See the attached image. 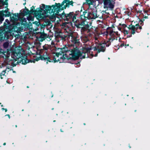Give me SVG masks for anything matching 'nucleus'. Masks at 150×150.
Here are the masks:
<instances>
[{
	"label": "nucleus",
	"instance_id": "41",
	"mask_svg": "<svg viewBox=\"0 0 150 150\" xmlns=\"http://www.w3.org/2000/svg\"><path fill=\"white\" fill-rule=\"evenodd\" d=\"M122 46H124V44H122L120 46H121V47H122Z\"/></svg>",
	"mask_w": 150,
	"mask_h": 150
},
{
	"label": "nucleus",
	"instance_id": "20",
	"mask_svg": "<svg viewBox=\"0 0 150 150\" xmlns=\"http://www.w3.org/2000/svg\"><path fill=\"white\" fill-rule=\"evenodd\" d=\"M94 1L93 0H88L86 3L89 5H92L93 4Z\"/></svg>",
	"mask_w": 150,
	"mask_h": 150
},
{
	"label": "nucleus",
	"instance_id": "19",
	"mask_svg": "<svg viewBox=\"0 0 150 150\" xmlns=\"http://www.w3.org/2000/svg\"><path fill=\"white\" fill-rule=\"evenodd\" d=\"M9 46V43L7 41L5 42L3 44V46L4 48H6L8 47Z\"/></svg>",
	"mask_w": 150,
	"mask_h": 150
},
{
	"label": "nucleus",
	"instance_id": "57",
	"mask_svg": "<svg viewBox=\"0 0 150 150\" xmlns=\"http://www.w3.org/2000/svg\"><path fill=\"white\" fill-rule=\"evenodd\" d=\"M53 95H52V97H53Z\"/></svg>",
	"mask_w": 150,
	"mask_h": 150
},
{
	"label": "nucleus",
	"instance_id": "39",
	"mask_svg": "<svg viewBox=\"0 0 150 150\" xmlns=\"http://www.w3.org/2000/svg\"><path fill=\"white\" fill-rule=\"evenodd\" d=\"M33 8L34 9L35 8L34 6H33L31 8V9H33Z\"/></svg>",
	"mask_w": 150,
	"mask_h": 150
},
{
	"label": "nucleus",
	"instance_id": "30",
	"mask_svg": "<svg viewBox=\"0 0 150 150\" xmlns=\"http://www.w3.org/2000/svg\"><path fill=\"white\" fill-rule=\"evenodd\" d=\"M133 25H132V24H131L129 25V26L128 27V28L130 29H131V28L132 27Z\"/></svg>",
	"mask_w": 150,
	"mask_h": 150
},
{
	"label": "nucleus",
	"instance_id": "24",
	"mask_svg": "<svg viewBox=\"0 0 150 150\" xmlns=\"http://www.w3.org/2000/svg\"><path fill=\"white\" fill-rule=\"evenodd\" d=\"M7 69H6V70H4L1 72V74H2V75L3 76H5L6 73V71L7 70Z\"/></svg>",
	"mask_w": 150,
	"mask_h": 150
},
{
	"label": "nucleus",
	"instance_id": "33",
	"mask_svg": "<svg viewBox=\"0 0 150 150\" xmlns=\"http://www.w3.org/2000/svg\"><path fill=\"white\" fill-rule=\"evenodd\" d=\"M3 76H4L2 74H1V72H0V76L1 77V79H2L3 78V77H2Z\"/></svg>",
	"mask_w": 150,
	"mask_h": 150
},
{
	"label": "nucleus",
	"instance_id": "56",
	"mask_svg": "<svg viewBox=\"0 0 150 150\" xmlns=\"http://www.w3.org/2000/svg\"><path fill=\"white\" fill-rule=\"evenodd\" d=\"M47 63H48V62H47Z\"/></svg>",
	"mask_w": 150,
	"mask_h": 150
},
{
	"label": "nucleus",
	"instance_id": "40",
	"mask_svg": "<svg viewBox=\"0 0 150 150\" xmlns=\"http://www.w3.org/2000/svg\"><path fill=\"white\" fill-rule=\"evenodd\" d=\"M137 12H139L140 13L142 12V11H137Z\"/></svg>",
	"mask_w": 150,
	"mask_h": 150
},
{
	"label": "nucleus",
	"instance_id": "25",
	"mask_svg": "<svg viewBox=\"0 0 150 150\" xmlns=\"http://www.w3.org/2000/svg\"><path fill=\"white\" fill-rule=\"evenodd\" d=\"M136 27L134 25H133L132 27L131 28V29L132 30H135L136 29Z\"/></svg>",
	"mask_w": 150,
	"mask_h": 150
},
{
	"label": "nucleus",
	"instance_id": "49",
	"mask_svg": "<svg viewBox=\"0 0 150 150\" xmlns=\"http://www.w3.org/2000/svg\"><path fill=\"white\" fill-rule=\"evenodd\" d=\"M3 11H2L1 12V11H0V12H1V13H2V12Z\"/></svg>",
	"mask_w": 150,
	"mask_h": 150
},
{
	"label": "nucleus",
	"instance_id": "12",
	"mask_svg": "<svg viewBox=\"0 0 150 150\" xmlns=\"http://www.w3.org/2000/svg\"><path fill=\"white\" fill-rule=\"evenodd\" d=\"M43 24L45 26H50L49 27L50 28H51L52 27V23L49 19H44Z\"/></svg>",
	"mask_w": 150,
	"mask_h": 150
},
{
	"label": "nucleus",
	"instance_id": "37",
	"mask_svg": "<svg viewBox=\"0 0 150 150\" xmlns=\"http://www.w3.org/2000/svg\"><path fill=\"white\" fill-rule=\"evenodd\" d=\"M43 49L45 50H47V48L44 46H43Z\"/></svg>",
	"mask_w": 150,
	"mask_h": 150
},
{
	"label": "nucleus",
	"instance_id": "22",
	"mask_svg": "<svg viewBox=\"0 0 150 150\" xmlns=\"http://www.w3.org/2000/svg\"><path fill=\"white\" fill-rule=\"evenodd\" d=\"M0 0L2 2L4 3V4H6V5H7L8 4L7 0Z\"/></svg>",
	"mask_w": 150,
	"mask_h": 150
},
{
	"label": "nucleus",
	"instance_id": "53",
	"mask_svg": "<svg viewBox=\"0 0 150 150\" xmlns=\"http://www.w3.org/2000/svg\"><path fill=\"white\" fill-rule=\"evenodd\" d=\"M27 87L28 88H29V87H28V86H27Z\"/></svg>",
	"mask_w": 150,
	"mask_h": 150
},
{
	"label": "nucleus",
	"instance_id": "9",
	"mask_svg": "<svg viewBox=\"0 0 150 150\" xmlns=\"http://www.w3.org/2000/svg\"><path fill=\"white\" fill-rule=\"evenodd\" d=\"M97 47H98V51L97 52L98 53H99L100 52H104L105 51V44L102 43L98 44L97 45Z\"/></svg>",
	"mask_w": 150,
	"mask_h": 150
},
{
	"label": "nucleus",
	"instance_id": "27",
	"mask_svg": "<svg viewBox=\"0 0 150 150\" xmlns=\"http://www.w3.org/2000/svg\"><path fill=\"white\" fill-rule=\"evenodd\" d=\"M113 31L112 30H110L109 33V34L110 35H112L113 33Z\"/></svg>",
	"mask_w": 150,
	"mask_h": 150
},
{
	"label": "nucleus",
	"instance_id": "4",
	"mask_svg": "<svg viewBox=\"0 0 150 150\" xmlns=\"http://www.w3.org/2000/svg\"><path fill=\"white\" fill-rule=\"evenodd\" d=\"M58 15L61 17L65 21H72L73 22L75 23L76 21V16L77 14L74 13L73 12H70L68 14H66L64 12L62 13L59 14Z\"/></svg>",
	"mask_w": 150,
	"mask_h": 150
},
{
	"label": "nucleus",
	"instance_id": "46",
	"mask_svg": "<svg viewBox=\"0 0 150 150\" xmlns=\"http://www.w3.org/2000/svg\"><path fill=\"white\" fill-rule=\"evenodd\" d=\"M103 12H105V13H106V12H105V11H102Z\"/></svg>",
	"mask_w": 150,
	"mask_h": 150
},
{
	"label": "nucleus",
	"instance_id": "7",
	"mask_svg": "<svg viewBox=\"0 0 150 150\" xmlns=\"http://www.w3.org/2000/svg\"><path fill=\"white\" fill-rule=\"evenodd\" d=\"M73 3L72 1H70L69 0H64L61 4L60 8L62 7V10H63L64 8L65 9L67 7H69L70 5L73 6Z\"/></svg>",
	"mask_w": 150,
	"mask_h": 150
},
{
	"label": "nucleus",
	"instance_id": "42",
	"mask_svg": "<svg viewBox=\"0 0 150 150\" xmlns=\"http://www.w3.org/2000/svg\"><path fill=\"white\" fill-rule=\"evenodd\" d=\"M6 115L8 116V117L9 118H10V116L9 115Z\"/></svg>",
	"mask_w": 150,
	"mask_h": 150
},
{
	"label": "nucleus",
	"instance_id": "43",
	"mask_svg": "<svg viewBox=\"0 0 150 150\" xmlns=\"http://www.w3.org/2000/svg\"><path fill=\"white\" fill-rule=\"evenodd\" d=\"M147 17H148L146 16H145L144 17V18H147Z\"/></svg>",
	"mask_w": 150,
	"mask_h": 150
},
{
	"label": "nucleus",
	"instance_id": "6",
	"mask_svg": "<svg viewBox=\"0 0 150 150\" xmlns=\"http://www.w3.org/2000/svg\"><path fill=\"white\" fill-rule=\"evenodd\" d=\"M34 14L36 16V17L39 19H44L45 17L46 14L41 10L38 9V11L35 10Z\"/></svg>",
	"mask_w": 150,
	"mask_h": 150
},
{
	"label": "nucleus",
	"instance_id": "44",
	"mask_svg": "<svg viewBox=\"0 0 150 150\" xmlns=\"http://www.w3.org/2000/svg\"><path fill=\"white\" fill-rule=\"evenodd\" d=\"M6 143H4L3 145H6Z\"/></svg>",
	"mask_w": 150,
	"mask_h": 150
},
{
	"label": "nucleus",
	"instance_id": "15",
	"mask_svg": "<svg viewBox=\"0 0 150 150\" xmlns=\"http://www.w3.org/2000/svg\"><path fill=\"white\" fill-rule=\"evenodd\" d=\"M47 37V34L44 33H41L39 38L38 40L39 41L42 42L45 40Z\"/></svg>",
	"mask_w": 150,
	"mask_h": 150
},
{
	"label": "nucleus",
	"instance_id": "11",
	"mask_svg": "<svg viewBox=\"0 0 150 150\" xmlns=\"http://www.w3.org/2000/svg\"><path fill=\"white\" fill-rule=\"evenodd\" d=\"M79 39H78V37H72L71 38V42L74 44H76L77 46L79 45L80 42Z\"/></svg>",
	"mask_w": 150,
	"mask_h": 150
},
{
	"label": "nucleus",
	"instance_id": "36",
	"mask_svg": "<svg viewBox=\"0 0 150 150\" xmlns=\"http://www.w3.org/2000/svg\"><path fill=\"white\" fill-rule=\"evenodd\" d=\"M124 33L125 34H128V32L127 30H125L124 31Z\"/></svg>",
	"mask_w": 150,
	"mask_h": 150
},
{
	"label": "nucleus",
	"instance_id": "8",
	"mask_svg": "<svg viewBox=\"0 0 150 150\" xmlns=\"http://www.w3.org/2000/svg\"><path fill=\"white\" fill-rule=\"evenodd\" d=\"M89 14L90 12H88L87 10H85L83 12V14L80 15L81 19L82 20L90 19Z\"/></svg>",
	"mask_w": 150,
	"mask_h": 150
},
{
	"label": "nucleus",
	"instance_id": "38",
	"mask_svg": "<svg viewBox=\"0 0 150 150\" xmlns=\"http://www.w3.org/2000/svg\"><path fill=\"white\" fill-rule=\"evenodd\" d=\"M2 110H5V111L6 112L7 111V109H5V108H2Z\"/></svg>",
	"mask_w": 150,
	"mask_h": 150
},
{
	"label": "nucleus",
	"instance_id": "35",
	"mask_svg": "<svg viewBox=\"0 0 150 150\" xmlns=\"http://www.w3.org/2000/svg\"><path fill=\"white\" fill-rule=\"evenodd\" d=\"M139 26V24H137L136 25L135 27V26L136 27H137V29H138V27Z\"/></svg>",
	"mask_w": 150,
	"mask_h": 150
},
{
	"label": "nucleus",
	"instance_id": "51",
	"mask_svg": "<svg viewBox=\"0 0 150 150\" xmlns=\"http://www.w3.org/2000/svg\"><path fill=\"white\" fill-rule=\"evenodd\" d=\"M53 122H55V120H54V121H53Z\"/></svg>",
	"mask_w": 150,
	"mask_h": 150
},
{
	"label": "nucleus",
	"instance_id": "21",
	"mask_svg": "<svg viewBox=\"0 0 150 150\" xmlns=\"http://www.w3.org/2000/svg\"><path fill=\"white\" fill-rule=\"evenodd\" d=\"M81 23H78L77 24H75V25L77 27V28H83V26L81 25Z\"/></svg>",
	"mask_w": 150,
	"mask_h": 150
},
{
	"label": "nucleus",
	"instance_id": "3",
	"mask_svg": "<svg viewBox=\"0 0 150 150\" xmlns=\"http://www.w3.org/2000/svg\"><path fill=\"white\" fill-rule=\"evenodd\" d=\"M16 57V59H19V61L20 63L21 62L23 64H25L28 63V61L26 57L22 55L21 50L16 48L13 52V55Z\"/></svg>",
	"mask_w": 150,
	"mask_h": 150
},
{
	"label": "nucleus",
	"instance_id": "29",
	"mask_svg": "<svg viewBox=\"0 0 150 150\" xmlns=\"http://www.w3.org/2000/svg\"><path fill=\"white\" fill-rule=\"evenodd\" d=\"M53 60H54V62H58V61H59V59L58 60H57L55 58H54Z\"/></svg>",
	"mask_w": 150,
	"mask_h": 150
},
{
	"label": "nucleus",
	"instance_id": "5",
	"mask_svg": "<svg viewBox=\"0 0 150 150\" xmlns=\"http://www.w3.org/2000/svg\"><path fill=\"white\" fill-rule=\"evenodd\" d=\"M13 53L11 57L9 56H7L6 59V61L7 62H10L11 65L13 67H14L17 64L20 63L19 61V59H16L15 57L14 56H13Z\"/></svg>",
	"mask_w": 150,
	"mask_h": 150
},
{
	"label": "nucleus",
	"instance_id": "18",
	"mask_svg": "<svg viewBox=\"0 0 150 150\" xmlns=\"http://www.w3.org/2000/svg\"><path fill=\"white\" fill-rule=\"evenodd\" d=\"M85 21H83L81 23V25H82L83 27H86L87 28L88 27V24H86L85 23Z\"/></svg>",
	"mask_w": 150,
	"mask_h": 150
},
{
	"label": "nucleus",
	"instance_id": "31",
	"mask_svg": "<svg viewBox=\"0 0 150 150\" xmlns=\"http://www.w3.org/2000/svg\"><path fill=\"white\" fill-rule=\"evenodd\" d=\"M11 19H12L13 20L15 21H16V20L17 19V18H15L13 16L11 18Z\"/></svg>",
	"mask_w": 150,
	"mask_h": 150
},
{
	"label": "nucleus",
	"instance_id": "2",
	"mask_svg": "<svg viewBox=\"0 0 150 150\" xmlns=\"http://www.w3.org/2000/svg\"><path fill=\"white\" fill-rule=\"evenodd\" d=\"M61 4L60 3H55L54 5H53L52 6H45L44 4H42L40 7V9L41 11L46 14L48 13L52 12L55 14L58 15L59 12L61 9L60 8Z\"/></svg>",
	"mask_w": 150,
	"mask_h": 150
},
{
	"label": "nucleus",
	"instance_id": "1",
	"mask_svg": "<svg viewBox=\"0 0 150 150\" xmlns=\"http://www.w3.org/2000/svg\"><path fill=\"white\" fill-rule=\"evenodd\" d=\"M50 50L51 51L56 50L58 52L55 53L57 57H59V55L66 52L65 54H63L62 58L74 60L78 59L81 56H82V58L83 59L88 57V53L90 52L91 49V47H84L83 48L82 50L80 51L76 46L75 48L72 46L73 48H71L66 47L62 48H57L54 46V43L53 42H52ZM81 59H82V58L81 57Z\"/></svg>",
	"mask_w": 150,
	"mask_h": 150
},
{
	"label": "nucleus",
	"instance_id": "55",
	"mask_svg": "<svg viewBox=\"0 0 150 150\" xmlns=\"http://www.w3.org/2000/svg\"><path fill=\"white\" fill-rule=\"evenodd\" d=\"M8 70H9V68H8Z\"/></svg>",
	"mask_w": 150,
	"mask_h": 150
},
{
	"label": "nucleus",
	"instance_id": "54",
	"mask_svg": "<svg viewBox=\"0 0 150 150\" xmlns=\"http://www.w3.org/2000/svg\"><path fill=\"white\" fill-rule=\"evenodd\" d=\"M86 0V2H87V1L88 0Z\"/></svg>",
	"mask_w": 150,
	"mask_h": 150
},
{
	"label": "nucleus",
	"instance_id": "45",
	"mask_svg": "<svg viewBox=\"0 0 150 150\" xmlns=\"http://www.w3.org/2000/svg\"><path fill=\"white\" fill-rule=\"evenodd\" d=\"M82 7H81V9H82ZM82 11V9H81L80 11V12H81Z\"/></svg>",
	"mask_w": 150,
	"mask_h": 150
},
{
	"label": "nucleus",
	"instance_id": "23",
	"mask_svg": "<svg viewBox=\"0 0 150 150\" xmlns=\"http://www.w3.org/2000/svg\"><path fill=\"white\" fill-rule=\"evenodd\" d=\"M83 40L85 42H86L88 41V39L87 38V37H85L83 38Z\"/></svg>",
	"mask_w": 150,
	"mask_h": 150
},
{
	"label": "nucleus",
	"instance_id": "52",
	"mask_svg": "<svg viewBox=\"0 0 150 150\" xmlns=\"http://www.w3.org/2000/svg\"><path fill=\"white\" fill-rule=\"evenodd\" d=\"M16 127H17V126L16 125Z\"/></svg>",
	"mask_w": 150,
	"mask_h": 150
},
{
	"label": "nucleus",
	"instance_id": "13",
	"mask_svg": "<svg viewBox=\"0 0 150 150\" xmlns=\"http://www.w3.org/2000/svg\"><path fill=\"white\" fill-rule=\"evenodd\" d=\"M34 12H35V10L32 9L29 11L26 7L25 8V10H23L24 13L25 15H30L33 13H34Z\"/></svg>",
	"mask_w": 150,
	"mask_h": 150
},
{
	"label": "nucleus",
	"instance_id": "34",
	"mask_svg": "<svg viewBox=\"0 0 150 150\" xmlns=\"http://www.w3.org/2000/svg\"><path fill=\"white\" fill-rule=\"evenodd\" d=\"M135 33V30H132V31L131 32L132 34H134Z\"/></svg>",
	"mask_w": 150,
	"mask_h": 150
},
{
	"label": "nucleus",
	"instance_id": "26",
	"mask_svg": "<svg viewBox=\"0 0 150 150\" xmlns=\"http://www.w3.org/2000/svg\"><path fill=\"white\" fill-rule=\"evenodd\" d=\"M94 51L97 50V51H98V47H97V45H96V47H94Z\"/></svg>",
	"mask_w": 150,
	"mask_h": 150
},
{
	"label": "nucleus",
	"instance_id": "59",
	"mask_svg": "<svg viewBox=\"0 0 150 150\" xmlns=\"http://www.w3.org/2000/svg\"><path fill=\"white\" fill-rule=\"evenodd\" d=\"M109 45H108V46Z\"/></svg>",
	"mask_w": 150,
	"mask_h": 150
},
{
	"label": "nucleus",
	"instance_id": "47",
	"mask_svg": "<svg viewBox=\"0 0 150 150\" xmlns=\"http://www.w3.org/2000/svg\"><path fill=\"white\" fill-rule=\"evenodd\" d=\"M97 56V54H95V56Z\"/></svg>",
	"mask_w": 150,
	"mask_h": 150
},
{
	"label": "nucleus",
	"instance_id": "32",
	"mask_svg": "<svg viewBox=\"0 0 150 150\" xmlns=\"http://www.w3.org/2000/svg\"><path fill=\"white\" fill-rule=\"evenodd\" d=\"M69 36H71V38H72V37H74L73 36V34L72 33H70L69 34Z\"/></svg>",
	"mask_w": 150,
	"mask_h": 150
},
{
	"label": "nucleus",
	"instance_id": "16",
	"mask_svg": "<svg viewBox=\"0 0 150 150\" xmlns=\"http://www.w3.org/2000/svg\"><path fill=\"white\" fill-rule=\"evenodd\" d=\"M40 59L43 60H47L49 62H52V60L47 55H43V56L40 57Z\"/></svg>",
	"mask_w": 150,
	"mask_h": 150
},
{
	"label": "nucleus",
	"instance_id": "58",
	"mask_svg": "<svg viewBox=\"0 0 150 150\" xmlns=\"http://www.w3.org/2000/svg\"><path fill=\"white\" fill-rule=\"evenodd\" d=\"M108 59H110V58H108Z\"/></svg>",
	"mask_w": 150,
	"mask_h": 150
},
{
	"label": "nucleus",
	"instance_id": "48",
	"mask_svg": "<svg viewBox=\"0 0 150 150\" xmlns=\"http://www.w3.org/2000/svg\"><path fill=\"white\" fill-rule=\"evenodd\" d=\"M139 28H140V29H141L142 28V27H141V26L139 27Z\"/></svg>",
	"mask_w": 150,
	"mask_h": 150
},
{
	"label": "nucleus",
	"instance_id": "28",
	"mask_svg": "<svg viewBox=\"0 0 150 150\" xmlns=\"http://www.w3.org/2000/svg\"><path fill=\"white\" fill-rule=\"evenodd\" d=\"M3 52H4L3 50L2 49L0 48V54H3Z\"/></svg>",
	"mask_w": 150,
	"mask_h": 150
},
{
	"label": "nucleus",
	"instance_id": "10",
	"mask_svg": "<svg viewBox=\"0 0 150 150\" xmlns=\"http://www.w3.org/2000/svg\"><path fill=\"white\" fill-rule=\"evenodd\" d=\"M97 12V11H94L93 10L91 12H90V19H95L98 17Z\"/></svg>",
	"mask_w": 150,
	"mask_h": 150
},
{
	"label": "nucleus",
	"instance_id": "14",
	"mask_svg": "<svg viewBox=\"0 0 150 150\" xmlns=\"http://www.w3.org/2000/svg\"><path fill=\"white\" fill-rule=\"evenodd\" d=\"M8 38V36L7 35V33H0V40H4Z\"/></svg>",
	"mask_w": 150,
	"mask_h": 150
},
{
	"label": "nucleus",
	"instance_id": "50",
	"mask_svg": "<svg viewBox=\"0 0 150 150\" xmlns=\"http://www.w3.org/2000/svg\"><path fill=\"white\" fill-rule=\"evenodd\" d=\"M129 44H128V45H127V46H129Z\"/></svg>",
	"mask_w": 150,
	"mask_h": 150
},
{
	"label": "nucleus",
	"instance_id": "17",
	"mask_svg": "<svg viewBox=\"0 0 150 150\" xmlns=\"http://www.w3.org/2000/svg\"><path fill=\"white\" fill-rule=\"evenodd\" d=\"M1 16H9L11 15L10 13L8 11V9L5 10L4 11H3L1 13Z\"/></svg>",
	"mask_w": 150,
	"mask_h": 150
}]
</instances>
